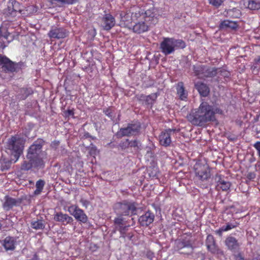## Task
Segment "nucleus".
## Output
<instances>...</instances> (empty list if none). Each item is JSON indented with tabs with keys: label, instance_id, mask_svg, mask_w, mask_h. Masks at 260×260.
I'll use <instances>...</instances> for the list:
<instances>
[{
	"label": "nucleus",
	"instance_id": "473e14b6",
	"mask_svg": "<svg viewBox=\"0 0 260 260\" xmlns=\"http://www.w3.org/2000/svg\"><path fill=\"white\" fill-rule=\"evenodd\" d=\"M157 95L155 93L151 94L145 98V103L148 105H151L156 100Z\"/></svg>",
	"mask_w": 260,
	"mask_h": 260
},
{
	"label": "nucleus",
	"instance_id": "37998d69",
	"mask_svg": "<svg viewBox=\"0 0 260 260\" xmlns=\"http://www.w3.org/2000/svg\"><path fill=\"white\" fill-rule=\"evenodd\" d=\"M153 152L151 151H149V150H147V154L146 155V157H153Z\"/></svg>",
	"mask_w": 260,
	"mask_h": 260
},
{
	"label": "nucleus",
	"instance_id": "9b49d317",
	"mask_svg": "<svg viewBox=\"0 0 260 260\" xmlns=\"http://www.w3.org/2000/svg\"><path fill=\"white\" fill-rule=\"evenodd\" d=\"M140 128L139 123L129 124L127 127L121 128L118 132L117 135L119 137L135 135L138 133Z\"/></svg>",
	"mask_w": 260,
	"mask_h": 260
},
{
	"label": "nucleus",
	"instance_id": "4c0bfd02",
	"mask_svg": "<svg viewBox=\"0 0 260 260\" xmlns=\"http://www.w3.org/2000/svg\"><path fill=\"white\" fill-rule=\"evenodd\" d=\"M254 61L255 66L253 67V71H254L255 69H256L257 67L260 66V55L254 59Z\"/></svg>",
	"mask_w": 260,
	"mask_h": 260
},
{
	"label": "nucleus",
	"instance_id": "4be33fe9",
	"mask_svg": "<svg viewBox=\"0 0 260 260\" xmlns=\"http://www.w3.org/2000/svg\"><path fill=\"white\" fill-rule=\"evenodd\" d=\"M195 86L202 96H206L208 94L209 89L206 84L202 82H197L196 83Z\"/></svg>",
	"mask_w": 260,
	"mask_h": 260
},
{
	"label": "nucleus",
	"instance_id": "c756f323",
	"mask_svg": "<svg viewBox=\"0 0 260 260\" xmlns=\"http://www.w3.org/2000/svg\"><path fill=\"white\" fill-rule=\"evenodd\" d=\"M236 225H234L232 224L228 223L225 226H222L220 229H219L218 230L216 231V233L218 234L219 235H221V234L223 232L228 231L229 230H230L235 227H236Z\"/></svg>",
	"mask_w": 260,
	"mask_h": 260
},
{
	"label": "nucleus",
	"instance_id": "f257e3e1",
	"mask_svg": "<svg viewBox=\"0 0 260 260\" xmlns=\"http://www.w3.org/2000/svg\"><path fill=\"white\" fill-rule=\"evenodd\" d=\"M214 113L212 106L206 102H203L198 108L191 111L187 118L192 124L202 126L205 123L215 119Z\"/></svg>",
	"mask_w": 260,
	"mask_h": 260
},
{
	"label": "nucleus",
	"instance_id": "a19ab883",
	"mask_svg": "<svg viewBox=\"0 0 260 260\" xmlns=\"http://www.w3.org/2000/svg\"><path fill=\"white\" fill-rule=\"evenodd\" d=\"M80 202L81 203L82 205L85 208H87L89 205V202L87 200L84 199H81Z\"/></svg>",
	"mask_w": 260,
	"mask_h": 260
},
{
	"label": "nucleus",
	"instance_id": "6ab92c4d",
	"mask_svg": "<svg viewBox=\"0 0 260 260\" xmlns=\"http://www.w3.org/2000/svg\"><path fill=\"white\" fill-rule=\"evenodd\" d=\"M206 244L208 250L212 253L214 254L222 253V251L215 245L212 236L208 235L207 236Z\"/></svg>",
	"mask_w": 260,
	"mask_h": 260
},
{
	"label": "nucleus",
	"instance_id": "72a5a7b5",
	"mask_svg": "<svg viewBox=\"0 0 260 260\" xmlns=\"http://www.w3.org/2000/svg\"><path fill=\"white\" fill-rule=\"evenodd\" d=\"M77 0H50L52 4L55 3L56 2H60L62 4H73L76 3Z\"/></svg>",
	"mask_w": 260,
	"mask_h": 260
},
{
	"label": "nucleus",
	"instance_id": "e433bc0d",
	"mask_svg": "<svg viewBox=\"0 0 260 260\" xmlns=\"http://www.w3.org/2000/svg\"><path fill=\"white\" fill-rule=\"evenodd\" d=\"M123 220L121 217H118L115 219V223L119 225H125V223H123Z\"/></svg>",
	"mask_w": 260,
	"mask_h": 260
},
{
	"label": "nucleus",
	"instance_id": "a211bd4d",
	"mask_svg": "<svg viewBox=\"0 0 260 260\" xmlns=\"http://www.w3.org/2000/svg\"><path fill=\"white\" fill-rule=\"evenodd\" d=\"M154 218L153 213L147 212L139 217V222L142 226H147L153 221Z\"/></svg>",
	"mask_w": 260,
	"mask_h": 260
},
{
	"label": "nucleus",
	"instance_id": "c03bdc74",
	"mask_svg": "<svg viewBox=\"0 0 260 260\" xmlns=\"http://www.w3.org/2000/svg\"><path fill=\"white\" fill-rule=\"evenodd\" d=\"M235 260H244L242 255L240 254L235 256Z\"/></svg>",
	"mask_w": 260,
	"mask_h": 260
},
{
	"label": "nucleus",
	"instance_id": "58836bf2",
	"mask_svg": "<svg viewBox=\"0 0 260 260\" xmlns=\"http://www.w3.org/2000/svg\"><path fill=\"white\" fill-rule=\"evenodd\" d=\"M254 147L257 150L258 155L260 157V142H256L254 145Z\"/></svg>",
	"mask_w": 260,
	"mask_h": 260
},
{
	"label": "nucleus",
	"instance_id": "f3484780",
	"mask_svg": "<svg viewBox=\"0 0 260 260\" xmlns=\"http://www.w3.org/2000/svg\"><path fill=\"white\" fill-rule=\"evenodd\" d=\"M54 220L61 222L63 225L71 223L73 221L72 217L62 212H57L54 215Z\"/></svg>",
	"mask_w": 260,
	"mask_h": 260
},
{
	"label": "nucleus",
	"instance_id": "c85d7f7f",
	"mask_svg": "<svg viewBox=\"0 0 260 260\" xmlns=\"http://www.w3.org/2000/svg\"><path fill=\"white\" fill-rule=\"evenodd\" d=\"M31 227L36 230H42L45 228V224L42 220H38L31 222Z\"/></svg>",
	"mask_w": 260,
	"mask_h": 260
},
{
	"label": "nucleus",
	"instance_id": "0eeeda50",
	"mask_svg": "<svg viewBox=\"0 0 260 260\" xmlns=\"http://www.w3.org/2000/svg\"><path fill=\"white\" fill-rule=\"evenodd\" d=\"M194 169L196 177L198 180L205 181L210 177V171L207 164L197 162L194 166Z\"/></svg>",
	"mask_w": 260,
	"mask_h": 260
},
{
	"label": "nucleus",
	"instance_id": "b1692460",
	"mask_svg": "<svg viewBox=\"0 0 260 260\" xmlns=\"http://www.w3.org/2000/svg\"><path fill=\"white\" fill-rule=\"evenodd\" d=\"M177 94L181 100H186L187 96V93L184 90L183 83L180 82L177 86Z\"/></svg>",
	"mask_w": 260,
	"mask_h": 260
},
{
	"label": "nucleus",
	"instance_id": "ddd939ff",
	"mask_svg": "<svg viewBox=\"0 0 260 260\" xmlns=\"http://www.w3.org/2000/svg\"><path fill=\"white\" fill-rule=\"evenodd\" d=\"M69 32L63 27H53L48 32L51 38L63 39L68 36Z\"/></svg>",
	"mask_w": 260,
	"mask_h": 260
},
{
	"label": "nucleus",
	"instance_id": "20e7f679",
	"mask_svg": "<svg viewBox=\"0 0 260 260\" xmlns=\"http://www.w3.org/2000/svg\"><path fill=\"white\" fill-rule=\"evenodd\" d=\"M46 157V153L42 151V145L40 143H35L29 147L27 154V158L35 167H43L44 159Z\"/></svg>",
	"mask_w": 260,
	"mask_h": 260
},
{
	"label": "nucleus",
	"instance_id": "7ed1b4c3",
	"mask_svg": "<svg viewBox=\"0 0 260 260\" xmlns=\"http://www.w3.org/2000/svg\"><path fill=\"white\" fill-rule=\"evenodd\" d=\"M24 140L19 136H15L9 139L6 148L7 153L11 155V161L15 162L22 153Z\"/></svg>",
	"mask_w": 260,
	"mask_h": 260
},
{
	"label": "nucleus",
	"instance_id": "79ce46f5",
	"mask_svg": "<svg viewBox=\"0 0 260 260\" xmlns=\"http://www.w3.org/2000/svg\"><path fill=\"white\" fill-rule=\"evenodd\" d=\"M247 178L249 180H252L255 178V174L254 173H249L247 175Z\"/></svg>",
	"mask_w": 260,
	"mask_h": 260
},
{
	"label": "nucleus",
	"instance_id": "a18cd8bd",
	"mask_svg": "<svg viewBox=\"0 0 260 260\" xmlns=\"http://www.w3.org/2000/svg\"><path fill=\"white\" fill-rule=\"evenodd\" d=\"M138 145V143L137 141H134L133 142L131 143V146H134V147L137 146V147Z\"/></svg>",
	"mask_w": 260,
	"mask_h": 260
},
{
	"label": "nucleus",
	"instance_id": "2eb2a0df",
	"mask_svg": "<svg viewBox=\"0 0 260 260\" xmlns=\"http://www.w3.org/2000/svg\"><path fill=\"white\" fill-rule=\"evenodd\" d=\"M115 24V18L110 14H106L102 18V26L105 30L111 29Z\"/></svg>",
	"mask_w": 260,
	"mask_h": 260
},
{
	"label": "nucleus",
	"instance_id": "39448f33",
	"mask_svg": "<svg viewBox=\"0 0 260 260\" xmlns=\"http://www.w3.org/2000/svg\"><path fill=\"white\" fill-rule=\"evenodd\" d=\"M185 46V42L181 40L166 38L160 43V48L161 52L166 55L172 53L176 49H183Z\"/></svg>",
	"mask_w": 260,
	"mask_h": 260
},
{
	"label": "nucleus",
	"instance_id": "f8f14e48",
	"mask_svg": "<svg viewBox=\"0 0 260 260\" xmlns=\"http://www.w3.org/2000/svg\"><path fill=\"white\" fill-rule=\"evenodd\" d=\"M174 130L169 129L163 131L159 136V142L161 145L165 147L170 146L172 142L171 136Z\"/></svg>",
	"mask_w": 260,
	"mask_h": 260
},
{
	"label": "nucleus",
	"instance_id": "bb28decb",
	"mask_svg": "<svg viewBox=\"0 0 260 260\" xmlns=\"http://www.w3.org/2000/svg\"><path fill=\"white\" fill-rule=\"evenodd\" d=\"M237 27V24L234 21L230 20H224L220 24V27L222 28L229 27L235 29Z\"/></svg>",
	"mask_w": 260,
	"mask_h": 260
},
{
	"label": "nucleus",
	"instance_id": "f704fd0d",
	"mask_svg": "<svg viewBox=\"0 0 260 260\" xmlns=\"http://www.w3.org/2000/svg\"><path fill=\"white\" fill-rule=\"evenodd\" d=\"M210 4L214 7H218L222 3L223 0H208Z\"/></svg>",
	"mask_w": 260,
	"mask_h": 260
},
{
	"label": "nucleus",
	"instance_id": "412c9836",
	"mask_svg": "<svg viewBox=\"0 0 260 260\" xmlns=\"http://www.w3.org/2000/svg\"><path fill=\"white\" fill-rule=\"evenodd\" d=\"M225 244L230 250H236L239 246V244L236 239L233 237H228L225 240Z\"/></svg>",
	"mask_w": 260,
	"mask_h": 260
},
{
	"label": "nucleus",
	"instance_id": "f03ea898",
	"mask_svg": "<svg viewBox=\"0 0 260 260\" xmlns=\"http://www.w3.org/2000/svg\"><path fill=\"white\" fill-rule=\"evenodd\" d=\"M157 18L151 10L145 12L141 10L138 16L134 18V22L130 30L136 34H141L147 31L152 25L157 23Z\"/></svg>",
	"mask_w": 260,
	"mask_h": 260
},
{
	"label": "nucleus",
	"instance_id": "2f4dec72",
	"mask_svg": "<svg viewBox=\"0 0 260 260\" xmlns=\"http://www.w3.org/2000/svg\"><path fill=\"white\" fill-rule=\"evenodd\" d=\"M19 6V3L16 1H12V2L9 3V5L8 6L9 10L11 11V6H12V9L13 11H14V12H17L18 11H20V10L19 9H18V7Z\"/></svg>",
	"mask_w": 260,
	"mask_h": 260
},
{
	"label": "nucleus",
	"instance_id": "c9c22d12",
	"mask_svg": "<svg viewBox=\"0 0 260 260\" xmlns=\"http://www.w3.org/2000/svg\"><path fill=\"white\" fill-rule=\"evenodd\" d=\"M9 35L10 34L6 30L4 29L3 27H0V37H3L5 39H7Z\"/></svg>",
	"mask_w": 260,
	"mask_h": 260
},
{
	"label": "nucleus",
	"instance_id": "dca6fc26",
	"mask_svg": "<svg viewBox=\"0 0 260 260\" xmlns=\"http://www.w3.org/2000/svg\"><path fill=\"white\" fill-rule=\"evenodd\" d=\"M215 180L216 181V188L218 190L228 191L230 189L231 185V183L224 180L221 175H216Z\"/></svg>",
	"mask_w": 260,
	"mask_h": 260
},
{
	"label": "nucleus",
	"instance_id": "6e6552de",
	"mask_svg": "<svg viewBox=\"0 0 260 260\" xmlns=\"http://www.w3.org/2000/svg\"><path fill=\"white\" fill-rule=\"evenodd\" d=\"M193 70L195 75L200 78L214 76L218 71L214 68H207L200 64L194 66Z\"/></svg>",
	"mask_w": 260,
	"mask_h": 260
},
{
	"label": "nucleus",
	"instance_id": "aec40b11",
	"mask_svg": "<svg viewBox=\"0 0 260 260\" xmlns=\"http://www.w3.org/2000/svg\"><path fill=\"white\" fill-rule=\"evenodd\" d=\"M175 243L176 248L178 250L183 249L184 248H186L188 249V251L185 252V253H188L192 252V248L189 241L179 239L176 240Z\"/></svg>",
	"mask_w": 260,
	"mask_h": 260
},
{
	"label": "nucleus",
	"instance_id": "cd10ccee",
	"mask_svg": "<svg viewBox=\"0 0 260 260\" xmlns=\"http://www.w3.org/2000/svg\"><path fill=\"white\" fill-rule=\"evenodd\" d=\"M45 185V182L40 179L36 182V189L34 191L36 195H39L42 192Z\"/></svg>",
	"mask_w": 260,
	"mask_h": 260
},
{
	"label": "nucleus",
	"instance_id": "1a4fd4ad",
	"mask_svg": "<svg viewBox=\"0 0 260 260\" xmlns=\"http://www.w3.org/2000/svg\"><path fill=\"white\" fill-rule=\"evenodd\" d=\"M67 211L74 218L81 223H85L88 221V217L83 210L76 205H71L68 208Z\"/></svg>",
	"mask_w": 260,
	"mask_h": 260
},
{
	"label": "nucleus",
	"instance_id": "423d86ee",
	"mask_svg": "<svg viewBox=\"0 0 260 260\" xmlns=\"http://www.w3.org/2000/svg\"><path fill=\"white\" fill-rule=\"evenodd\" d=\"M141 10L137 8L134 7L131 11L123 12H121L120 14V25L127 27L129 29L134 22V18L136 16H138Z\"/></svg>",
	"mask_w": 260,
	"mask_h": 260
},
{
	"label": "nucleus",
	"instance_id": "7c9ffc66",
	"mask_svg": "<svg viewBox=\"0 0 260 260\" xmlns=\"http://www.w3.org/2000/svg\"><path fill=\"white\" fill-rule=\"evenodd\" d=\"M43 167H35L32 161H30L28 162H27L26 161L24 162V163L22 165V169L24 170H28L31 168H41Z\"/></svg>",
	"mask_w": 260,
	"mask_h": 260
},
{
	"label": "nucleus",
	"instance_id": "49530a36",
	"mask_svg": "<svg viewBox=\"0 0 260 260\" xmlns=\"http://www.w3.org/2000/svg\"><path fill=\"white\" fill-rule=\"evenodd\" d=\"M105 114H106L107 115H108V116H109V117H111V115H110V112H109V110H107V111H106V112H105Z\"/></svg>",
	"mask_w": 260,
	"mask_h": 260
},
{
	"label": "nucleus",
	"instance_id": "a878e982",
	"mask_svg": "<svg viewBox=\"0 0 260 260\" xmlns=\"http://www.w3.org/2000/svg\"><path fill=\"white\" fill-rule=\"evenodd\" d=\"M248 8L252 10L260 8V0H250L248 2Z\"/></svg>",
	"mask_w": 260,
	"mask_h": 260
},
{
	"label": "nucleus",
	"instance_id": "ea45409f",
	"mask_svg": "<svg viewBox=\"0 0 260 260\" xmlns=\"http://www.w3.org/2000/svg\"><path fill=\"white\" fill-rule=\"evenodd\" d=\"M98 153V150L95 146H92L90 150V153L91 155H94Z\"/></svg>",
	"mask_w": 260,
	"mask_h": 260
},
{
	"label": "nucleus",
	"instance_id": "4468645a",
	"mask_svg": "<svg viewBox=\"0 0 260 260\" xmlns=\"http://www.w3.org/2000/svg\"><path fill=\"white\" fill-rule=\"evenodd\" d=\"M0 63L2 64V70L6 72L15 71V64L6 56L0 55Z\"/></svg>",
	"mask_w": 260,
	"mask_h": 260
},
{
	"label": "nucleus",
	"instance_id": "393cba45",
	"mask_svg": "<svg viewBox=\"0 0 260 260\" xmlns=\"http://www.w3.org/2000/svg\"><path fill=\"white\" fill-rule=\"evenodd\" d=\"M17 203L18 202L14 199L6 197V201L3 205V207L5 209L8 210L13 206H16Z\"/></svg>",
	"mask_w": 260,
	"mask_h": 260
},
{
	"label": "nucleus",
	"instance_id": "5701e85b",
	"mask_svg": "<svg viewBox=\"0 0 260 260\" xmlns=\"http://www.w3.org/2000/svg\"><path fill=\"white\" fill-rule=\"evenodd\" d=\"M3 245L6 250H12L15 248V242L12 237H7L4 241Z\"/></svg>",
	"mask_w": 260,
	"mask_h": 260
},
{
	"label": "nucleus",
	"instance_id": "de8ad7c7",
	"mask_svg": "<svg viewBox=\"0 0 260 260\" xmlns=\"http://www.w3.org/2000/svg\"><path fill=\"white\" fill-rule=\"evenodd\" d=\"M69 115H73V112L72 111H69Z\"/></svg>",
	"mask_w": 260,
	"mask_h": 260
},
{
	"label": "nucleus",
	"instance_id": "9d476101",
	"mask_svg": "<svg viewBox=\"0 0 260 260\" xmlns=\"http://www.w3.org/2000/svg\"><path fill=\"white\" fill-rule=\"evenodd\" d=\"M115 208L118 210V213L122 215L134 214L136 208L134 203L128 202L118 203L116 205Z\"/></svg>",
	"mask_w": 260,
	"mask_h": 260
}]
</instances>
